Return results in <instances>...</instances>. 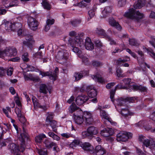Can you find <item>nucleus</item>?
<instances>
[{
    "label": "nucleus",
    "instance_id": "nucleus-5",
    "mask_svg": "<svg viewBox=\"0 0 155 155\" xmlns=\"http://www.w3.org/2000/svg\"><path fill=\"white\" fill-rule=\"evenodd\" d=\"M38 72H39L40 74L41 75L42 77L49 76L50 79L54 81L56 80L57 78L58 69L57 67L56 68L53 72L50 71L44 72L39 70Z\"/></svg>",
    "mask_w": 155,
    "mask_h": 155
},
{
    "label": "nucleus",
    "instance_id": "nucleus-15",
    "mask_svg": "<svg viewBox=\"0 0 155 155\" xmlns=\"http://www.w3.org/2000/svg\"><path fill=\"white\" fill-rule=\"evenodd\" d=\"M131 86L135 91H139L141 92H147V87L142 85H137L135 83H132Z\"/></svg>",
    "mask_w": 155,
    "mask_h": 155
},
{
    "label": "nucleus",
    "instance_id": "nucleus-50",
    "mask_svg": "<svg viewBox=\"0 0 155 155\" xmlns=\"http://www.w3.org/2000/svg\"><path fill=\"white\" fill-rule=\"evenodd\" d=\"M42 5L44 8L47 9L49 10L50 8V6L49 3L45 0L43 1Z\"/></svg>",
    "mask_w": 155,
    "mask_h": 155
},
{
    "label": "nucleus",
    "instance_id": "nucleus-16",
    "mask_svg": "<svg viewBox=\"0 0 155 155\" xmlns=\"http://www.w3.org/2000/svg\"><path fill=\"white\" fill-rule=\"evenodd\" d=\"M83 117L85 119V122L88 124H91L93 122V119L91 114L88 112H85L84 113Z\"/></svg>",
    "mask_w": 155,
    "mask_h": 155
},
{
    "label": "nucleus",
    "instance_id": "nucleus-20",
    "mask_svg": "<svg viewBox=\"0 0 155 155\" xmlns=\"http://www.w3.org/2000/svg\"><path fill=\"white\" fill-rule=\"evenodd\" d=\"M32 100L35 108H39L44 110L47 109V106L46 104L41 105L38 102L37 100L35 98H32Z\"/></svg>",
    "mask_w": 155,
    "mask_h": 155
},
{
    "label": "nucleus",
    "instance_id": "nucleus-27",
    "mask_svg": "<svg viewBox=\"0 0 155 155\" xmlns=\"http://www.w3.org/2000/svg\"><path fill=\"white\" fill-rule=\"evenodd\" d=\"M48 91L50 94V92L49 91L47 85L44 84H41L40 86L39 92L40 93H43L46 94L48 93Z\"/></svg>",
    "mask_w": 155,
    "mask_h": 155
},
{
    "label": "nucleus",
    "instance_id": "nucleus-43",
    "mask_svg": "<svg viewBox=\"0 0 155 155\" xmlns=\"http://www.w3.org/2000/svg\"><path fill=\"white\" fill-rule=\"evenodd\" d=\"M129 44L131 46H138L140 44L137 41L134 39H129Z\"/></svg>",
    "mask_w": 155,
    "mask_h": 155
},
{
    "label": "nucleus",
    "instance_id": "nucleus-34",
    "mask_svg": "<svg viewBox=\"0 0 155 155\" xmlns=\"http://www.w3.org/2000/svg\"><path fill=\"white\" fill-rule=\"evenodd\" d=\"M116 101L118 106H125V104H126V103H127V100L126 99H124L122 98L117 100Z\"/></svg>",
    "mask_w": 155,
    "mask_h": 155
},
{
    "label": "nucleus",
    "instance_id": "nucleus-37",
    "mask_svg": "<svg viewBox=\"0 0 155 155\" xmlns=\"http://www.w3.org/2000/svg\"><path fill=\"white\" fill-rule=\"evenodd\" d=\"M44 143L45 146L48 148H51L55 144V143L51 142L50 143L49 140L48 139H45L44 141Z\"/></svg>",
    "mask_w": 155,
    "mask_h": 155
},
{
    "label": "nucleus",
    "instance_id": "nucleus-23",
    "mask_svg": "<svg viewBox=\"0 0 155 155\" xmlns=\"http://www.w3.org/2000/svg\"><path fill=\"white\" fill-rule=\"evenodd\" d=\"M113 131L111 128H105L101 130V134L105 137L109 136L113 134Z\"/></svg>",
    "mask_w": 155,
    "mask_h": 155
},
{
    "label": "nucleus",
    "instance_id": "nucleus-22",
    "mask_svg": "<svg viewBox=\"0 0 155 155\" xmlns=\"http://www.w3.org/2000/svg\"><path fill=\"white\" fill-rule=\"evenodd\" d=\"M100 114L101 117L107 120L108 121L110 122L112 124H114V125H116L117 123L116 122H114L112 123L111 120L106 112L103 110H101L100 111Z\"/></svg>",
    "mask_w": 155,
    "mask_h": 155
},
{
    "label": "nucleus",
    "instance_id": "nucleus-58",
    "mask_svg": "<svg viewBox=\"0 0 155 155\" xmlns=\"http://www.w3.org/2000/svg\"><path fill=\"white\" fill-rule=\"evenodd\" d=\"M82 137L83 138H86L91 136L88 131H84L82 133Z\"/></svg>",
    "mask_w": 155,
    "mask_h": 155
},
{
    "label": "nucleus",
    "instance_id": "nucleus-48",
    "mask_svg": "<svg viewBox=\"0 0 155 155\" xmlns=\"http://www.w3.org/2000/svg\"><path fill=\"white\" fill-rule=\"evenodd\" d=\"M96 9L94 8L91 9L88 12V15L89 16V18H88L91 19L94 15V12L96 10Z\"/></svg>",
    "mask_w": 155,
    "mask_h": 155
},
{
    "label": "nucleus",
    "instance_id": "nucleus-28",
    "mask_svg": "<svg viewBox=\"0 0 155 155\" xmlns=\"http://www.w3.org/2000/svg\"><path fill=\"white\" fill-rule=\"evenodd\" d=\"M90 136L93 135H96L98 133V130L97 128L92 126L89 127L87 129Z\"/></svg>",
    "mask_w": 155,
    "mask_h": 155
},
{
    "label": "nucleus",
    "instance_id": "nucleus-45",
    "mask_svg": "<svg viewBox=\"0 0 155 155\" xmlns=\"http://www.w3.org/2000/svg\"><path fill=\"white\" fill-rule=\"evenodd\" d=\"M53 113L49 112L48 113V115L47 117L46 121L47 123L52 121V119L54 117Z\"/></svg>",
    "mask_w": 155,
    "mask_h": 155
},
{
    "label": "nucleus",
    "instance_id": "nucleus-40",
    "mask_svg": "<svg viewBox=\"0 0 155 155\" xmlns=\"http://www.w3.org/2000/svg\"><path fill=\"white\" fill-rule=\"evenodd\" d=\"M84 113L79 108L74 113V117H83Z\"/></svg>",
    "mask_w": 155,
    "mask_h": 155
},
{
    "label": "nucleus",
    "instance_id": "nucleus-56",
    "mask_svg": "<svg viewBox=\"0 0 155 155\" xmlns=\"http://www.w3.org/2000/svg\"><path fill=\"white\" fill-rule=\"evenodd\" d=\"M61 136L66 138H68L71 137H72L73 135L72 134L68 133H64L61 134Z\"/></svg>",
    "mask_w": 155,
    "mask_h": 155
},
{
    "label": "nucleus",
    "instance_id": "nucleus-30",
    "mask_svg": "<svg viewBox=\"0 0 155 155\" xmlns=\"http://www.w3.org/2000/svg\"><path fill=\"white\" fill-rule=\"evenodd\" d=\"M95 33L97 34L103 36L105 38L107 35L105 33V31L100 28H97L95 31Z\"/></svg>",
    "mask_w": 155,
    "mask_h": 155
},
{
    "label": "nucleus",
    "instance_id": "nucleus-10",
    "mask_svg": "<svg viewBox=\"0 0 155 155\" xmlns=\"http://www.w3.org/2000/svg\"><path fill=\"white\" fill-rule=\"evenodd\" d=\"M81 147L85 151L88 153H92L94 152L93 147L88 142H85L81 144Z\"/></svg>",
    "mask_w": 155,
    "mask_h": 155
},
{
    "label": "nucleus",
    "instance_id": "nucleus-8",
    "mask_svg": "<svg viewBox=\"0 0 155 155\" xmlns=\"http://www.w3.org/2000/svg\"><path fill=\"white\" fill-rule=\"evenodd\" d=\"M132 134L126 132H121L117 134V140L118 141L125 142L128 138H131Z\"/></svg>",
    "mask_w": 155,
    "mask_h": 155
},
{
    "label": "nucleus",
    "instance_id": "nucleus-42",
    "mask_svg": "<svg viewBox=\"0 0 155 155\" xmlns=\"http://www.w3.org/2000/svg\"><path fill=\"white\" fill-rule=\"evenodd\" d=\"M13 31H16L19 29L21 28L22 24L21 23H16L13 24Z\"/></svg>",
    "mask_w": 155,
    "mask_h": 155
},
{
    "label": "nucleus",
    "instance_id": "nucleus-4",
    "mask_svg": "<svg viewBox=\"0 0 155 155\" xmlns=\"http://www.w3.org/2000/svg\"><path fill=\"white\" fill-rule=\"evenodd\" d=\"M124 16L132 19H139L142 18L143 15L138 11L135 12V10L132 8L129 9L128 12L125 13Z\"/></svg>",
    "mask_w": 155,
    "mask_h": 155
},
{
    "label": "nucleus",
    "instance_id": "nucleus-26",
    "mask_svg": "<svg viewBox=\"0 0 155 155\" xmlns=\"http://www.w3.org/2000/svg\"><path fill=\"white\" fill-rule=\"evenodd\" d=\"M145 4V0H138L134 4V7L135 9H139L144 5Z\"/></svg>",
    "mask_w": 155,
    "mask_h": 155
},
{
    "label": "nucleus",
    "instance_id": "nucleus-41",
    "mask_svg": "<svg viewBox=\"0 0 155 155\" xmlns=\"http://www.w3.org/2000/svg\"><path fill=\"white\" fill-rule=\"evenodd\" d=\"M74 118L75 122L77 124H81L84 122L83 117H75Z\"/></svg>",
    "mask_w": 155,
    "mask_h": 155
},
{
    "label": "nucleus",
    "instance_id": "nucleus-31",
    "mask_svg": "<svg viewBox=\"0 0 155 155\" xmlns=\"http://www.w3.org/2000/svg\"><path fill=\"white\" fill-rule=\"evenodd\" d=\"M48 123L51 127L53 131L56 133L57 131V128L58 127L57 122L54 120H53Z\"/></svg>",
    "mask_w": 155,
    "mask_h": 155
},
{
    "label": "nucleus",
    "instance_id": "nucleus-49",
    "mask_svg": "<svg viewBox=\"0 0 155 155\" xmlns=\"http://www.w3.org/2000/svg\"><path fill=\"white\" fill-rule=\"evenodd\" d=\"M3 111L5 114L6 115L7 117L8 118H10V117L8 115V111L11 112V109L9 107H6L5 109H3Z\"/></svg>",
    "mask_w": 155,
    "mask_h": 155
},
{
    "label": "nucleus",
    "instance_id": "nucleus-35",
    "mask_svg": "<svg viewBox=\"0 0 155 155\" xmlns=\"http://www.w3.org/2000/svg\"><path fill=\"white\" fill-rule=\"evenodd\" d=\"M8 148L11 150L12 153H15L18 150V147L14 143H12L9 144Z\"/></svg>",
    "mask_w": 155,
    "mask_h": 155
},
{
    "label": "nucleus",
    "instance_id": "nucleus-64",
    "mask_svg": "<svg viewBox=\"0 0 155 155\" xmlns=\"http://www.w3.org/2000/svg\"><path fill=\"white\" fill-rule=\"evenodd\" d=\"M92 64L94 67H99L102 65V63L99 61H93Z\"/></svg>",
    "mask_w": 155,
    "mask_h": 155
},
{
    "label": "nucleus",
    "instance_id": "nucleus-29",
    "mask_svg": "<svg viewBox=\"0 0 155 155\" xmlns=\"http://www.w3.org/2000/svg\"><path fill=\"white\" fill-rule=\"evenodd\" d=\"M111 12V8L110 6L106 7L104 10L102 12V16L103 18H105Z\"/></svg>",
    "mask_w": 155,
    "mask_h": 155
},
{
    "label": "nucleus",
    "instance_id": "nucleus-17",
    "mask_svg": "<svg viewBox=\"0 0 155 155\" xmlns=\"http://www.w3.org/2000/svg\"><path fill=\"white\" fill-rule=\"evenodd\" d=\"M105 150L101 145H98L96 147L94 153L96 155H103L106 153Z\"/></svg>",
    "mask_w": 155,
    "mask_h": 155
},
{
    "label": "nucleus",
    "instance_id": "nucleus-1",
    "mask_svg": "<svg viewBox=\"0 0 155 155\" xmlns=\"http://www.w3.org/2000/svg\"><path fill=\"white\" fill-rule=\"evenodd\" d=\"M123 83L118 84L115 87L114 90H112L110 91V98L112 101L113 102L114 101L113 98L117 89H125L129 88L132 89H133L132 87L131 84L134 83L133 82H131V79L130 78H125L123 80Z\"/></svg>",
    "mask_w": 155,
    "mask_h": 155
},
{
    "label": "nucleus",
    "instance_id": "nucleus-33",
    "mask_svg": "<svg viewBox=\"0 0 155 155\" xmlns=\"http://www.w3.org/2000/svg\"><path fill=\"white\" fill-rule=\"evenodd\" d=\"M92 78L95 81H97L100 83H103L104 80L101 75H92Z\"/></svg>",
    "mask_w": 155,
    "mask_h": 155
},
{
    "label": "nucleus",
    "instance_id": "nucleus-9",
    "mask_svg": "<svg viewBox=\"0 0 155 155\" xmlns=\"http://www.w3.org/2000/svg\"><path fill=\"white\" fill-rule=\"evenodd\" d=\"M27 23L30 28L33 31H35L38 28L39 25L38 21L31 17H28Z\"/></svg>",
    "mask_w": 155,
    "mask_h": 155
},
{
    "label": "nucleus",
    "instance_id": "nucleus-47",
    "mask_svg": "<svg viewBox=\"0 0 155 155\" xmlns=\"http://www.w3.org/2000/svg\"><path fill=\"white\" fill-rule=\"evenodd\" d=\"M143 48L145 51L147 52H150L151 53L152 57L155 60V53L153 52V51L150 48H147L146 47H143Z\"/></svg>",
    "mask_w": 155,
    "mask_h": 155
},
{
    "label": "nucleus",
    "instance_id": "nucleus-38",
    "mask_svg": "<svg viewBox=\"0 0 155 155\" xmlns=\"http://www.w3.org/2000/svg\"><path fill=\"white\" fill-rule=\"evenodd\" d=\"M48 134L50 137H52L54 140L58 141L60 139V137H59L51 131L48 132Z\"/></svg>",
    "mask_w": 155,
    "mask_h": 155
},
{
    "label": "nucleus",
    "instance_id": "nucleus-39",
    "mask_svg": "<svg viewBox=\"0 0 155 155\" xmlns=\"http://www.w3.org/2000/svg\"><path fill=\"white\" fill-rule=\"evenodd\" d=\"M46 136L45 134H41L37 136L35 138V140L36 142L40 143L42 140Z\"/></svg>",
    "mask_w": 155,
    "mask_h": 155
},
{
    "label": "nucleus",
    "instance_id": "nucleus-13",
    "mask_svg": "<svg viewBox=\"0 0 155 155\" xmlns=\"http://www.w3.org/2000/svg\"><path fill=\"white\" fill-rule=\"evenodd\" d=\"M139 140L140 141L143 143V145L146 147H149L150 146V142L152 143L153 141V139L151 137H149V139H147L146 137L143 136L139 137Z\"/></svg>",
    "mask_w": 155,
    "mask_h": 155
},
{
    "label": "nucleus",
    "instance_id": "nucleus-54",
    "mask_svg": "<svg viewBox=\"0 0 155 155\" xmlns=\"http://www.w3.org/2000/svg\"><path fill=\"white\" fill-rule=\"evenodd\" d=\"M127 150V148L126 147H123L121 149L120 151V154L121 155H129L130 152L128 151H124L123 152V150Z\"/></svg>",
    "mask_w": 155,
    "mask_h": 155
},
{
    "label": "nucleus",
    "instance_id": "nucleus-11",
    "mask_svg": "<svg viewBox=\"0 0 155 155\" xmlns=\"http://www.w3.org/2000/svg\"><path fill=\"white\" fill-rule=\"evenodd\" d=\"M89 99L88 97L86 95H83L78 96L76 99V104L79 106L83 104Z\"/></svg>",
    "mask_w": 155,
    "mask_h": 155
},
{
    "label": "nucleus",
    "instance_id": "nucleus-46",
    "mask_svg": "<svg viewBox=\"0 0 155 155\" xmlns=\"http://www.w3.org/2000/svg\"><path fill=\"white\" fill-rule=\"evenodd\" d=\"M123 71L120 68H117L116 70L117 75L118 77H124L125 76L124 74H123Z\"/></svg>",
    "mask_w": 155,
    "mask_h": 155
},
{
    "label": "nucleus",
    "instance_id": "nucleus-18",
    "mask_svg": "<svg viewBox=\"0 0 155 155\" xmlns=\"http://www.w3.org/2000/svg\"><path fill=\"white\" fill-rule=\"evenodd\" d=\"M26 41L23 42L24 45H27L28 47L31 48L32 46V44L33 42L32 36L31 35H27L25 36Z\"/></svg>",
    "mask_w": 155,
    "mask_h": 155
},
{
    "label": "nucleus",
    "instance_id": "nucleus-32",
    "mask_svg": "<svg viewBox=\"0 0 155 155\" xmlns=\"http://www.w3.org/2000/svg\"><path fill=\"white\" fill-rule=\"evenodd\" d=\"M130 60V58L127 56H126L125 58H124L123 59L121 58H120L118 59L116 61V63L118 65H120L122 63H124L127 61H129Z\"/></svg>",
    "mask_w": 155,
    "mask_h": 155
},
{
    "label": "nucleus",
    "instance_id": "nucleus-52",
    "mask_svg": "<svg viewBox=\"0 0 155 155\" xmlns=\"http://www.w3.org/2000/svg\"><path fill=\"white\" fill-rule=\"evenodd\" d=\"M106 39L110 41V44L111 45H116V42L113 39L111 38L109 36L107 35L105 38Z\"/></svg>",
    "mask_w": 155,
    "mask_h": 155
},
{
    "label": "nucleus",
    "instance_id": "nucleus-62",
    "mask_svg": "<svg viewBox=\"0 0 155 155\" xmlns=\"http://www.w3.org/2000/svg\"><path fill=\"white\" fill-rule=\"evenodd\" d=\"M54 20L53 19H48L46 21V24L48 25H49L50 26L51 25L54 24Z\"/></svg>",
    "mask_w": 155,
    "mask_h": 155
},
{
    "label": "nucleus",
    "instance_id": "nucleus-59",
    "mask_svg": "<svg viewBox=\"0 0 155 155\" xmlns=\"http://www.w3.org/2000/svg\"><path fill=\"white\" fill-rule=\"evenodd\" d=\"M118 5L119 7H122L125 4L126 0H117Z\"/></svg>",
    "mask_w": 155,
    "mask_h": 155
},
{
    "label": "nucleus",
    "instance_id": "nucleus-7",
    "mask_svg": "<svg viewBox=\"0 0 155 155\" xmlns=\"http://www.w3.org/2000/svg\"><path fill=\"white\" fill-rule=\"evenodd\" d=\"M55 56L57 59L59 60L62 61L64 62L68 59L69 54L67 50L61 49L58 51Z\"/></svg>",
    "mask_w": 155,
    "mask_h": 155
},
{
    "label": "nucleus",
    "instance_id": "nucleus-25",
    "mask_svg": "<svg viewBox=\"0 0 155 155\" xmlns=\"http://www.w3.org/2000/svg\"><path fill=\"white\" fill-rule=\"evenodd\" d=\"M109 23L111 26L115 27L118 30H120L121 29L120 25L113 18H111L109 19Z\"/></svg>",
    "mask_w": 155,
    "mask_h": 155
},
{
    "label": "nucleus",
    "instance_id": "nucleus-2",
    "mask_svg": "<svg viewBox=\"0 0 155 155\" xmlns=\"http://www.w3.org/2000/svg\"><path fill=\"white\" fill-rule=\"evenodd\" d=\"M70 45L73 48L72 51L76 53H77L78 56L81 55L82 51L80 50L78 47L76 46H80L81 47L84 46V42L82 39L79 36H77L74 39L70 38L68 40Z\"/></svg>",
    "mask_w": 155,
    "mask_h": 155
},
{
    "label": "nucleus",
    "instance_id": "nucleus-51",
    "mask_svg": "<svg viewBox=\"0 0 155 155\" xmlns=\"http://www.w3.org/2000/svg\"><path fill=\"white\" fill-rule=\"evenodd\" d=\"M33 57L35 58H42V52L38 51L33 54Z\"/></svg>",
    "mask_w": 155,
    "mask_h": 155
},
{
    "label": "nucleus",
    "instance_id": "nucleus-57",
    "mask_svg": "<svg viewBox=\"0 0 155 155\" xmlns=\"http://www.w3.org/2000/svg\"><path fill=\"white\" fill-rule=\"evenodd\" d=\"M29 77L30 80L35 82H38L40 81V79L38 77H34L31 74H30Z\"/></svg>",
    "mask_w": 155,
    "mask_h": 155
},
{
    "label": "nucleus",
    "instance_id": "nucleus-53",
    "mask_svg": "<svg viewBox=\"0 0 155 155\" xmlns=\"http://www.w3.org/2000/svg\"><path fill=\"white\" fill-rule=\"evenodd\" d=\"M28 53H25L22 56V59L24 62H28L29 61V59L28 58Z\"/></svg>",
    "mask_w": 155,
    "mask_h": 155
},
{
    "label": "nucleus",
    "instance_id": "nucleus-21",
    "mask_svg": "<svg viewBox=\"0 0 155 155\" xmlns=\"http://www.w3.org/2000/svg\"><path fill=\"white\" fill-rule=\"evenodd\" d=\"M120 113L125 118L132 116L134 114L133 112H131L127 108L122 109Z\"/></svg>",
    "mask_w": 155,
    "mask_h": 155
},
{
    "label": "nucleus",
    "instance_id": "nucleus-14",
    "mask_svg": "<svg viewBox=\"0 0 155 155\" xmlns=\"http://www.w3.org/2000/svg\"><path fill=\"white\" fill-rule=\"evenodd\" d=\"M88 74V72L87 71H83L80 72L75 73L74 75L75 79L76 81L80 80L83 77L87 76Z\"/></svg>",
    "mask_w": 155,
    "mask_h": 155
},
{
    "label": "nucleus",
    "instance_id": "nucleus-19",
    "mask_svg": "<svg viewBox=\"0 0 155 155\" xmlns=\"http://www.w3.org/2000/svg\"><path fill=\"white\" fill-rule=\"evenodd\" d=\"M84 45L86 49L87 50H91L94 48V44L89 37H87L86 38Z\"/></svg>",
    "mask_w": 155,
    "mask_h": 155
},
{
    "label": "nucleus",
    "instance_id": "nucleus-6",
    "mask_svg": "<svg viewBox=\"0 0 155 155\" xmlns=\"http://www.w3.org/2000/svg\"><path fill=\"white\" fill-rule=\"evenodd\" d=\"M29 135L26 131L23 129V132L21 133L20 134V136L19 138V140L21 142L20 147L18 149V150L23 152L25 150V140L28 139Z\"/></svg>",
    "mask_w": 155,
    "mask_h": 155
},
{
    "label": "nucleus",
    "instance_id": "nucleus-3",
    "mask_svg": "<svg viewBox=\"0 0 155 155\" xmlns=\"http://www.w3.org/2000/svg\"><path fill=\"white\" fill-rule=\"evenodd\" d=\"M3 41L2 38L0 39V44ZM17 54V51L15 48L6 47L4 49H0V57L4 58L5 57L15 56Z\"/></svg>",
    "mask_w": 155,
    "mask_h": 155
},
{
    "label": "nucleus",
    "instance_id": "nucleus-55",
    "mask_svg": "<svg viewBox=\"0 0 155 155\" xmlns=\"http://www.w3.org/2000/svg\"><path fill=\"white\" fill-rule=\"evenodd\" d=\"M79 57L82 59V62L86 64L87 63L88 61V58L84 56L83 54H81L79 55Z\"/></svg>",
    "mask_w": 155,
    "mask_h": 155
},
{
    "label": "nucleus",
    "instance_id": "nucleus-60",
    "mask_svg": "<svg viewBox=\"0 0 155 155\" xmlns=\"http://www.w3.org/2000/svg\"><path fill=\"white\" fill-rule=\"evenodd\" d=\"M72 25L74 26H76L81 23V21L78 20H75L71 22Z\"/></svg>",
    "mask_w": 155,
    "mask_h": 155
},
{
    "label": "nucleus",
    "instance_id": "nucleus-24",
    "mask_svg": "<svg viewBox=\"0 0 155 155\" xmlns=\"http://www.w3.org/2000/svg\"><path fill=\"white\" fill-rule=\"evenodd\" d=\"M2 24H5V28L6 30L8 31H13V24L11 22L4 20L3 21Z\"/></svg>",
    "mask_w": 155,
    "mask_h": 155
},
{
    "label": "nucleus",
    "instance_id": "nucleus-63",
    "mask_svg": "<svg viewBox=\"0 0 155 155\" xmlns=\"http://www.w3.org/2000/svg\"><path fill=\"white\" fill-rule=\"evenodd\" d=\"M6 71L5 69L2 67H0V77H2L5 75Z\"/></svg>",
    "mask_w": 155,
    "mask_h": 155
},
{
    "label": "nucleus",
    "instance_id": "nucleus-12",
    "mask_svg": "<svg viewBox=\"0 0 155 155\" xmlns=\"http://www.w3.org/2000/svg\"><path fill=\"white\" fill-rule=\"evenodd\" d=\"M86 90L89 97L93 98L97 96V91L95 89H94V87L93 86H87Z\"/></svg>",
    "mask_w": 155,
    "mask_h": 155
},
{
    "label": "nucleus",
    "instance_id": "nucleus-36",
    "mask_svg": "<svg viewBox=\"0 0 155 155\" xmlns=\"http://www.w3.org/2000/svg\"><path fill=\"white\" fill-rule=\"evenodd\" d=\"M79 108L75 104H72L69 107V110L70 112L72 113L73 112L75 113Z\"/></svg>",
    "mask_w": 155,
    "mask_h": 155
},
{
    "label": "nucleus",
    "instance_id": "nucleus-44",
    "mask_svg": "<svg viewBox=\"0 0 155 155\" xmlns=\"http://www.w3.org/2000/svg\"><path fill=\"white\" fill-rule=\"evenodd\" d=\"M81 144V142L79 140H75L70 144V147L73 148L74 147H75L77 145H80Z\"/></svg>",
    "mask_w": 155,
    "mask_h": 155
},
{
    "label": "nucleus",
    "instance_id": "nucleus-61",
    "mask_svg": "<svg viewBox=\"0 0 155 155\" xmlns=\"http://www.w3.org/2000/svg\"><path fill=\"white\" fill-rule=\"evenodd\" d=\"M38 152L39 155H47V150H45L38 149Z\"/></svg>",
    "mask_w": 155,
    "mask_h": 155
}]
</instances>
